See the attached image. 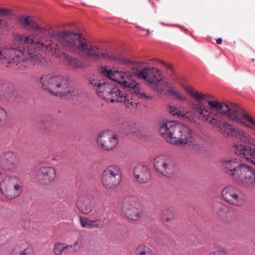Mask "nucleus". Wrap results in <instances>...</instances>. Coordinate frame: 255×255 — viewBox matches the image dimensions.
Returning a JSON list of instances; mask_svg holds the SVG:
<instances>
[{
  "instance_id": "393cba45",
  "label": "nucleus",
  "mask_w": 255,
  "mask_h": 255,
  "mask_svg": "<svg viewBox=\"0 0 255 255\" xmlns=\"http://www.w3.org/2000/svg\"><path fill=\"white\" fill-rule=\"evenodd\" d=\"M27 244H24L22 246L17 245L12 249L10 255H27Z\"/></svg>"
},
{
  "instance_id": "cd10ccee",
  "label": "nucleus",
  "mask_w": 255,
  "mask_h": 255,
  "mask_svg": "<svg viewBox=\"0 0 255 255\" xmlns=\"http://www.w3.org/2000/svg\"><path fill=\"white\" fill-rule=\"evenodd\" d=\"M79 220L80 225L83 228L91 229L92 220L85 217H81Z\"/></svg>"
},
{
  "instance_id": "2f4dec72",
  "label": "nucleus",
  "mask_w": 255,
  "mask_h": 255,
  "mask_svg": "<svg viewBox=\"0 0 255 255\" xmlns=\"http://www.w3.org/2000/svg\"><path fill=\"white\" fill-rule=\"evenodd\" d=\"M208 255H227V252L225 249H220L210 253Z\"/></svg>"
},
{
  "instance_id": "39448f33",
  "label": "nucleus",
  "mask_w": 255,
  "mask_h": 255,
  "mask_svg": "<svg viewBox=\"0 0 255 255\" xmlns=\"http://www.w3.org/2000/svg\"><path fill=\"white\" fill-rule=\"evenodd\" d=\"M159 131L167 142L176 145L187 146L195 151L202 145L192 135L190 129L177 121L164 120L159 123Z\"/></svg>"
},
{
  "instance_id": "5701e85b",
  "label": "nucleus",
  "mask_w": 255,
  "mask_h": 255,
  "mask_svg": "<svg viewBox=\"0 0 255 255\" xmlns=\"http://www.w3.org/2000/svg\"><path fill=\"white\" fill-rule=\"evenodd\" d=\"M135 253V255H157L150 248L143 244L137 247Z\"/></svg>"
},
{
  "instance_id": "e433bc0d",
  "label": "nucleus",
  "mask_w": 255,
  "mask_h": 255,
  "mask_svg": "<svg viewBox=\"0 0 255 255\" xmlns=\"http://www.w3.org/2000/svg\"><path fill=\"white\" fill-rule=\"evenodd\" d=\"M140 29H141V30H146V29H144V28H141V27Z\"/></svg>"
},
{
  "instance_id": "412c9836",
  "label": "nucleus",
  "mask_w": 255,
  "mask_h": 255,
  "mask_svg": "<svg viewBox=\"0 0 255 255\" xmlns=\"http://www.w3.org/2000/svg\"><path fill=\"white\" fill-rule=\"evenodd\" d=\"M54 76L51 74L43 75L41 77H35V80L36 82L39 83V86L43 89L47 90L53 81Z\"/></svg>"
},
{
  "instance_id": "b1692460",
  "label": "nucleus",
  "mask_w": 255,
  "mask_h": 255,
  "mask_svg": "<svg viewBox=\"0 0 255 255\" xmlns=\"http://www.w3.org/2000/svg\"><path fill=\"white\" fill-rule=\"evenodd\" d=\"M77 206L79 210L85 214L90 213L94 207L92 202L88 200H85L83 203H78Z\"/></svg>"
},
{
  "instance_id": "f03ea898",
  "label": "nucleus",
  "mask_w": 255,
  "mask_h": 255,
  "mask_svg": "<svg viewBox=\"0 0 255 255\" xmlns=\"http://www.w3.org/2000/svg\"><path fill=\"white\" fill-rule=\"evenodd\" d=\"M18 23L24 29L29 30L30 34L18 36L17 40L24 45V48H0V62L4 66L15 68L21 61H30L38 63L43 57L38 52L42 50L48 52L58 59L68 68H79L82 67L80 61L66 54L65 50L50 36H43L46 30L39 26L29 16H20Z\"/></svg>"
},
{
  "instance_id": "ddd939ff",
  "label": "nucleus",
  "mask_w": 255,
  "mask_h": 255,
  "mask_svg": "<svg viewBox=\"0 0 255 255\" xmlns=\"http://www.w3.org/2000/svg\"><path fill=\"white\" fill-rule=\"evenodd\" d=\"M19 161V157L15 153L5 151L0 155V168L4 170L14 169L18 166Z\"/></svg>"
},
{
  "instance_id": "473e14b6",
  "label": "nucleus",
  "mask_w": 255,
  "mask_h": 255,
  "mask_svg": "<svg viewBox=\"0 0 255 255\" xmlns=\"http://www.w3.org/2000/svg\"><path fill=\"white\" fill-rule=\"evenodd\" d=\"M81 240V238L79 237L78 239L75 241L73 244L69 245V248H75L77 247L80 243Z\"/></svg>"
},
{
  "instance_id": "c756f323",
  "label": "nucleus",
  "mask_w": 255,
  "mask_h": 255,
  "mask_svg": "<svg viewBox=\"0 0 255 255\" xmlns=\"http://www.w3.org/2000/svg\"><path fill=\"white\" fill-rule=\"evenodd\" d=\"M5 10L0 9V28L5 26Z\"/></svg>"
},
{
  "instance_id": "2eb2a0df",
  "label": "nucleus",
  "mask_w": 255,
  "mask_h": 255,
  "mask_svg": "<svg viewBox=\"0 0 255 255\" xmlns=\"http://www.w3.org/2000/svg\"><path fill=\"white\" fill-rule=\"evenodd\" d=\"M134 179L139 183H145L150 179V172L147 166L141 163L136 164L133 170Z\"/></svg>"
},
{
  "instance_id": "58836bf2",
  "label": "nucleus",
  "mask_w": 255,
  "mask_h": 255,
  "mask_svg": "<svg viewBox=\"0 0 255 255\" xmlns=\"http://www.w3.org/2000/svg\"><path fill=\"white\" fill-rule=\"evenodd\" d=\"M137 27L138 28H140V29L141 28V27H140V26H137Z\"/></svg>"
},
{
  "instance_id": "aec40b11",
  "label": "nucleus",
  "mask_w": 255,
  "mask_h": 255,
  "mask_svg": "<svg viewBox=\"0 0 255 255\" xmlns=\"http://www.w3.org/2000/svg\"><path fill=\"white\" fill-rule=\"evenodd\" d=\"M149 86L157 93H161L167 88L168 83L165 80L162 79L160 75Z\"/></svg>"
},
{
  "instance_id": "423d86ee",
  "label": "nucleus",
  "mask_w": 255,
  "mask_h": 255,
  "mask_svg": "<svg viewBox=\"0 0 255 255\" xmlns=\"http://www.w3.org/2000/svg\"><path fill=\"white\" fill-rule=\"evenodd\" d=\"M222 166L225 172L239 186L255 190V171L250 166L232 157L223 160Z\"/></svg>"
},
{
  "instance_id": "f704fd0d",
  "label": "nucleus",
  "mask_w": 255,
  "mask_h": 255,
  "mask_svg": "<svg viewBox=\"0 0 255 255\" xmlns=\"http://www.w3.org/2000/svg\"><path fill=\"white\" fill-rule=\"evenodd\" d=\"M145 30L146 31L147 34H149L150 33L149 29H146Z\"/></svg>"
},
{
  "instance_id": "f257e3e1",
  "label": "nucleus",
  "mask_w": 255,
  "mask_h": 255,
  "mask_svg": "<svg viewBox=\"0 0 255 255\" xmlns=\"http://www.w3.org/2000/svg\"><path fill=\"white\" fill-rule=\"evenodd\" d=\"M182 88L197 103L188 102L187 107L177 104L169 106L173 116L192 119L194 117L206 122L226 136L237 138L241 142L255 147V119L237 105L211 101L210 95L195 91L190 86ZM236 154L255 165V149L241 143L233 147Z\"/></svg>"
},
{
  "instance_id": "6e6552de",
  "label": "nucleus",
  "mask_w": 255,
  "mask_h": 255,
  "mask_svg": "<svg viewBox=\"0 0 255 255\" xmlns=\"http://www.w3.org/2000/svg\"><path fill=\"white\" fill-rule=\"evenodd\" d=\"M22 181L15 176H7L0 183L1 194L9 200L18 197L22 192Z\"/></svg>"
},
{
  "instance_id": "7c9ffc66",
  "label": "nucleus",
  "mask_w": 255,
  "mask_h": 255,
  "mask_svg": "<svg viewBox=\"0 0 255 255\" xmlns=\"http://www.w3.org/2000/svg\"><path fill=\"white\" fill-rule=\"evenodd\" d=\"M6 118V113L4 109L0 108V124L5 122Z\"/></svg>"
},
{
  "instance_id": "1a4fd4ad",
  "label": "nucleus",
  "mask_w": 255,
  "mask_h": 255,
  "mask_svg": "<svg viewBox=\"0 0 255 255\" xmlns=\"http://www.w3.org/2000/svg\"><path fill=\"white\" fill-rule=\"evenodd\" d=\"M101 182L107 189L117 187L122 181V175L119 168L115 165L107 166L101 175Z\"/></svg>"
},
{
  "instance_id": "f8f14e48",
  "label": "nucleus",
  "mask_w": 255,
  "mask_h": 255,
  "mask_svg": "<svg viewBox=\"0 0 255 255\" xmlns=\"http://www.w3.org/2000/svg\"><path fill=\"white\" fill-rule=\"evenodd\" d=\"M97 142L98 145L103 149L110 150L117 145L118 137L112 131H103L98 134Z\"/></svg>"
},
{
  "instance_id": "20e7f679",
  "label": "nucleus",
  "mask_w": 255,
  "mask_h": 255,
  "mask_svg": "<svg viewBox=\"0 0 255 255\" xmlns=\"http://www.w3.org/2000/svg\"><path fill=\"white\" fill-rule=\"evenodd\" d=\"M48 35L55 40L58 41L65 51L72 52L95 59L108 57L109 59L118 62L126 61L120 56L109 55L102 52L97 45L92 44L80 34L66 31H55L50 28L48 31Z\"/></svg>"
},
{
  "instance_id": "c9c22d12",
  "label": "nucleus",
  "mask_w": 255,
  "mask_h": 255,
  "mask_svg": "<svg viewBox=\"0 0 255 255\" xmlns=\"http://www.w3.org/2000/svg\"><path fill=\"white\" fill-rule=\"evenodd\" d=\"M75 99V95L73 96V98L72 99V100H74Z\"/></svg>"
},
{
  "instance_id": "bb28decb",
  "label": "nucleus",
  "mask_w": 255,
  "mask_h": 255,
  "mask_svg": "<svg viewBox=\"0 0 255 255\" xmlns=\"http://www.w3.org/2000/svg\"><path fill=\"white\" fill-rule=\"evenodd\" d=\"M69 248V245L62 243H56L54 245L53 253L55 255H61L64 250Z\"/></svg>"
},
{
  "instance_id": "4468645a",
  "label": "nucleus",
  "mask_w": 255,
  "mask_h": 255,
  "mask_svg": "<svg viewBox=\"0 0 255 255\" xmlns=\"http://www.w3.org/2000/svg\"><path fill=\"white\" fill-rule=\"evenodd\" d=\"M65 84V80L63 77L55 76L47 90L54 95L66 96L68 99H71L72 94L70 91L64 89Z\"/></svg>"
},
{
  "instance_id": "9b49d317",
  "label": "nucleus",
  "mask_w": 255,
  "mask_h": 255,
  "mask_svg": "<svg viewBox=\"0 0 255 255\" xmlns=\"http://www.w3.org/2000/svg\"><path fill=\"white\" fill-rule=\"evenodd\" d=\"M222 195L226 202L233 205L240 206L244 202L242 192L233 185L225 187L222 190Z\"/></svg>"
},
{
  "instance_id": "c85d7f7f",
  "label": "nucleus",
  "mask_w": 255,
  "mask_h": 255,
  "mask_svg": "<svg viewBox=\"0 0 255 255\" xmlns=\"http://www.w3.org/2000/svg\"><path fill=\"white\" fill-rule=\"evenodd\" d=\"M92 228H98L101 229L104 226V222L102 219H97L92 220V223L91 224Z\"/></svg>"
},
{
  "instance_id": "4be33fe9",
  "label": "nucleus",
  "mask_w": 255,
  "mask_h": 255,
  "mask_svg": "<svg viewBox=\"0 0 255 255\" xmlns=\"http://www.w3.org/2000/svg\"><path fill=\"white\" fill-rule=\"evenodd\" d=\"M135 253V255H157L150 248L143 244L137 247Z\"/></svg>"
},
{
  "instance_id": "6ab92c4d",
  "label": "nucleus",
  "mask_w": 255,
  "mask_h": 255,
  "mask_svg": "<svg viewBox=\"0 0 255 255\" xmlns=\"http://www.w3.org/2000/svg\"><path fill=\"white\" fill-rule=\"evenodd\" d=\"M217 215L222 220L227 221H231L236 217V213L232 208L220 204L219 205Z\"/></svg>"
},
{
  "instance_id": "7ed1b4c3",
  "label": "nucleus",
  "mask_w": 255,
  "mask_h": 255,
  "mask_svg": "<svg viewBox=\"0 0 255 255\" xmlns=\"http://www.w3.org/2000/svg\"><path fill=\"white\" fill-rule=\"evenodd\" d=\"M125 62H121L126 64L130 65V68L132 69L131 72L128 71L123 72L119 71L115 68L113 69H108L106 67H102L101 72L103 76L108 78L109 80L118 82L127 89L131 94H134L138 98L145 99L147 100L151 99L152 97L147 95L142 91L138 83L132 79V75H136L138 78L145 80L149 86L152 82L156 80L159 77V70L156 68L144 67L141 70H138L137 65L135 63H131L123 57L120 56Z\"/></svg>"
},
{
  "instance_id": "dca6fc26",
  "label": "nucleus",
  "mask_w": 255,
  "mask_h": 255,
  "mask_svg": "<svg viewBox=\"0 0 255 255\" xmlns=\"http://www.w3.org/2000/svg\"><path fill=\"white\" fill-rule=\"evenodd\" d=\"M37 176L41 184L48 185L55 179L56 170L51 166H42L38 169Z\"/></svg>"
},
{
  "instance_id": "a211bd4d",
  "label": "nucleus",
  "mask_w": 255,
  "mask_h": 255,
  "mask_svg": "<svg viewBox=\"0 0 255 255\" xmlns=\"http://www.w3.org/2000/svg\"><path fill=\"white\" fill-rule=\"evenodd\" d=\"M121 128L126 134H134L139 138L146 136L147 132L143 128H137L135 125L129 123L128 121H124L122 123Z\"/></svg>"
},
{
  "instance_id": "72a5a7b5",
  "label": "nucleus",
  "mask_w": 255,
  "mask_h": 255,
  "mask_svg": "<svg viewBox=\"0 0 255 255\" xmlns=\"http://www.w3.org/2000/svg\"><path fill=\"white\" fill-rule=\"evenodd\" d=\"M222 39L221 38H219L216 40V42L217 44H221L222 43Z\"/></svg>"
},
{
  "instance_id": "9d476101",
  "label": "nucleus",
  "mask_w": 255,
  "mask_h": 255,
  "mask_svg": "<svg viewBox=\"0 0 255 255\" xmlns=\"http://www.w3.org/2000/svg\"><path fill=\"white\" fill-rule=\"evenodd\" d=\"M154 167L162 175L170 176L175 171V166L170 157L167 155H159L154 160Z\"/></svg>"
},
{
  "instance_id": "4c0bfd02",
  "label": "nucleus",
  "mask_w": 255,
  "mask_h": 255,
  "mask_svg": "<svg viewBox=\"0 0 255 255\" xmlns=\"http://www.w3.org/2000/svg\"><path fill=\"white\" fill-rule=\"evenodd\" d=\"M1 174H2V173L1 171H0V176H1Z\"/></svg>"
},
{
  "instance_id": "ea45409f",
  "label": "nucleus",
  "mask_w": 255,
  "mask_h": 255,
  "mask_svg": "<svg viewBox=\"0 0 255 255\" xmlns=\"http://www.w3.org/2000/svg\"><path fill=\"white\" fill-rule=\"evenodd\" d=\"M162 25H164V24L163 23H161Z\"/></svg>"
},
{
  "instance_id": "f3484780",
  "label": "nucleus",
  "mask_w": 255,
  "mask_h": 255,
  "mask_svg": "<svg viewBox=\"0 0 255 255\" xmlns=\"http://www.w3.org/2000/svg\"><path fill=\"white\" fill-rule=\"evenodd\" d=\"M140 206L134 201H125L124 203L123 211L129 219L136 221L141 214Z\"/></svg>"
},
{
  "instance_id": "0eeeda50",
  "label": "nucleus",
  "mask_w": 255,
  "mask_h": 255,
  "mask_svg": "<svg viewBox=\"0 0 255 255\" xmlns=\"http://www.w3.org/2000/svg\"><path fill=\"white\" fill-rule=\"evenodd\" d=\"M88 83L94 87L98 96L107 102L120 103L126 108H135L137 106L136 103L130 96L110 82L100 83L93 78H90Z\"/></svg>"
},
{
  "instance_id": "a878e982",
  "label": "nucleus",
  "mask_w": 255,
  "mask_h": 255,
  "mask_svg": "<svg viewBox=\"0 0 255 255\" xmlns=\"http://www.w3.org/2000/svg\"><path fill=\"white\" fill-rule=\"evenodd\" d=\"M168 92L175 99H177L180 101L186 102L187 103L188 102H190L185 95H183L180 91L175 88H171L169 89L168 90Z\"/></svg>"
}]
</instances>
